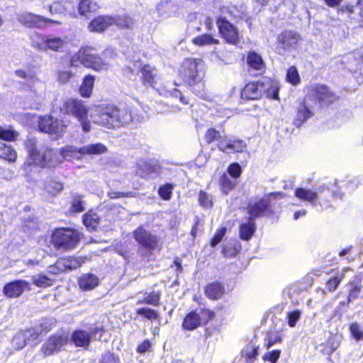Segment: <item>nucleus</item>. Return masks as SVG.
<instances>
[{
    "instance_id": "nucleus-1",
    "label": "nucleus",
    "mask_w": 363,
    "mask_h": 363,
    "mask_svg": "<svg viewBox=\"0 0 363 363\" xmlns=\"http://www.w3.org/2000/svg\"><path fill=\"white\" fill-rule=\"evenodd\" d=\"M96 115L90 114L92 122L108 128L125 125L132 121L131 113L126 109H118L114 106H96Z\"/></svg>"
},
{
    "instance_id": "nucleus-2",
    "label": "nucleus",
    "mask_w": 363,
    "mask_h": 363,
    "mask_svg": "<svg viewBox=\"0 0 363 363\" xmlns=\"http://www.w3.org/2000/svg\"><path fill=\"white\" fill-rule=\"evenodd\" d=\"M96 106L89 108L84 101L79 99L69 98L66 99L60 106V111L65 114L74 116L80 124L84 133H89L91 130L90 117L91 113L96 115L94 110Z\"/></svg>"
},
{
    "instance_id": "nucleus-37",
    "label": "nucleus",
    "mask_w": 363,
    "mask_h": 363,
    "mask_svg": "<svg viewBox=\"0 0 363 363\" xmlns=\"http://www.w3.org/2000/svg\"><path fill=\"white\" fill-rule=\"evenodd\" d=\"M15 74L20 78L24 79L30 89L39 80L35 73L31 70L17 69L15 71Z\"/></svg>"
},
{
    "instance_id": "nucleus-17",
    "label": "nucleus",
    "mask_w": 363,
    "mask_h": 363,
    "mask_svg": "<svg viewBox=\"0 0 363 363\" xmlns=\"http://www.w3.org/2000/svg\"><path fill=\"white\" fill-rule=\"evenodd\" d=\"M300 35L295 31L287 30L278 36V43L284 50L294 48L300 40Z\"/></svg>"
},
{
    "instance_id": "nucleus-49",
    "label": "nucleus",
    "mask_w": 363,
    "mask_h": 363,
    "mask_svg": "<svg viewBox=\"0 0 363 363\" xmlns=\"http://www.w3.org/2000/svg\"><path fill=\"white\" fill-rule=\"evenodd\" d=\"M221 189L225 194H228L235 186V183L226 175H223L220 179Z\"/></svg>"
},
{
    "instance_id": "nucleus-39",
    "label": "nucleus",
    "mask_w": 363,
    "mask_h": 363,
    "mask_svg": "<svg viewBox=\"0 0 363 363\" xmlns=\"http://www.w3.org/2000/svg\"><path fill=\"white\" fill-rule=\"evenodd\" d=\"M83 222L87 228L94 230L99 223V216L93 211H89L84 216Z\"/></svg>"
},
{
    "instance_id": "nucleus-19",
    "label": "nucleus",
    "mask_w": 363,
    "mask_h": 363,
    "mask_svg": "<svg viewBox=\"0 0 363 363\" xmlns=\"http://www.w3.org/2000/svg\"><path fill=\"white\" fill-rule=\"evenodd\" d=\"M114 17L111 16H99L89 24L88 28L91 32L101 33L108 27L114 25Z\"/></svg>"
},
{
    "instance_id": "nucleus-33",
    "label": "nucleus",
    "mask_w": 363,
    "mask_h": 363,
    "mask_svg": "<svg viewBox=\"0 0 363 363\" xmlns=\"http://www.w3.org/2000/svg\"><path fill=\"white\" fill-rule=\"evenodd\" d=\"M83 155H101L107 152V147L101 143L89 144L81 147Z\"/></svg>"
},
{
    "instance_id": "nucleus-25",
    "label": "nucleus",
    "mask_w": 363,
    "mask_h": 363,
    "mask_svg": "<svg viewBox=\"0 0 363 363\" xmlns=\"http://www.w3.org/2000/svg\"><path fill=\"white\" fill-rule=\"evenodd\" d=\"M99 278L92 274H84L78 280L80 289L84 291L92 290L99 284Z\"/></svg>"
},
{
    "instance_id": "nucleus-8",
    "label": "nucleus",
    "mask_w": 363,
    "mask_h": 363,
    "mask_svg": "<svg viewBox=\"0 0 363 363\" xmlns=\"http://www.w3.org/2000/svg\"><path fill=\"white\" fill-rule=\"evenodd\" d=\"M25 146L28 152V159L27 162L23 164L22 168L27 182L29 183H35L37 182V177L33 174L35 172L33 170V163L42 150L36 149L37 141L34 138H28L25 142Z\"/></svg>"
},
{
    "instance_id": "nucleus-53",
    "label": "nucleus",
    "mask_w": 363,
    "mask_h": 363,
    "mask_svg": "<svg viewBox=\"0 0 363 363\" xmlns=\"http://www.w3.org/2000/svg\"><path fill=\"white\" fill-rule=\"evenodd\" d=\"M240 237L244 240H248L250 239V219H248L247 222L240 225Z\"/></svg>"
},
{
    "instance_id": "nucleus-16",
    "label": "nucleus",
    "mask_w": 363,
    "mask_h": 363,
    "mask_svg": "<svg viewBox=\"0 0 363 363\" xmlns=\"http://www.w3.org/2000/svg\"><path fill=\"white\" fill-rule=\"evenodd\" d=\"M30 290V283L25 280H16L6 284L4 287V294L9 298H16L20 296L26 290Z\"/></svg>"
},
{
    "instance_id": "nucleus-28",
    "label": "nucleus",
    "mask_w": 363,
    "mask_h": 363,
    "mask_svg": "<svg viewBox=\"0 0 363 363\" xmlns=\"http://www.w3.org/2000/svg\"><path fill=\"white\" fill-rule=\"evenodd\" d=\"M60 155L65 160L80 159L83 155L81 147L78 148L73 145H67L61 149Z\"/></svg>"
},
{
    "instance_id": "nucleus-50",
    "label": "nucleus",
    "mask_w": 363,
    "mask_h": 363,
    "mask_svg": "<svg viewBox=\"0 0 363 363\" xmlns=\"http://www.w3.org/2000/svg\"><path fill=\"white\" fill-rule=\"evenodd\" d=\"M301 313L300 311H294L287 313L288 325L291 328L296 326L297 321L301 318Z\"/></svg>"
},
{
    "instance_id": "nucleus-36",
    "label": "nucleus",
    "mask_w": 363,
    "mask_h": 363,
    "mask_svg": "<svg viewBox=\"0 0 363 363\" xmlns=\"http://www.w3.org/2000/svg\"><path fill=\"white\" fill-rule=\"evenodd\" d=\"M15 74L20 78L24 79L30 89L39 80L35 73L31 70L17 69L15 71Z\"/></svg>"
},
{
    "instance_id": "nucleus-3",
    "label": "nucleus",
    "mask_w": 363,
    "mask_h": 363,
    "mask_svg": "<svg viewBox=\"0 0 363 363\" xmlns=\"http://www.w3.org/2000/svg\"><path fill=\"white\" fill-rule=\"evenodd\" d=\"M206 74V66L201 59L187 58L182 64L179 75L184 83L194 86L202 82Z\"/></svg>"
},
{
    "instance_id": "nucleus-52",
    "label": "nucleus",
    "mask_w": 363,
    "mask_h": 363,
    "mask_svg": "<svg viewBox=\"0 0 363 363\" xmlns=\"http://www.w3.org/2000/svg\"><path fill=\"white\" fill-rule=\"evenodd\" d=\"M267 347L269 348L277 342H280L281 341V337L280 334L277 332H270L267 335Z\"/></svg>"
},
{
    "instance_id": "nucleus-21",
    "label": "nucleus",
    "mask_w": 363,
    "mask_h": 363,
    "mask_svg": "<svg viewBox=\"0 0 363 363\" xmlns=\"http://www.w3.org/2000/svg\"><path fill=\"white\" fill-rule=\"evenodd\" d=\"M218 149L225 153L240 152L246 147V144L242 140H233L228 142L225 145L222 141L218 145Z\"/></svg>"
},
{
    "instance_id": "nucleus-18",
    "label": "nucleus",
    "mask_w": 363,
    "mask_h": 363,
    "mask_svg": "<svg viewBox=\"0 0 363 363\" xmlns=\"http://www.w3.org/2000/svg\"><path fill=\"white\" fill-rule=\"evenodd\" d=\"M310 96H306L303 103L297 108V113L294 123L296 127L301 126L302 123L311 118L313 112L309 104Z\"/></svg>"
},
{
    "instance_id": "nucleus-46",
    "label": "nucleus",
    "mask_w": 363,
    "mask_h": 363,
    "mask_svg": "<svg viewBox=\"0 0 363 363\" xmlns=\"http://www.w3.org/2000/svg\"><path fill=\"white\" fill-rule=\"evenodd\" d=\"M286 81L294 86L298 85L300 82V77L296 67H290L286 72Z\"/></svg>"
},
{
    "instance_id": "nucleus-55",
    "label": "nucleus",
    "mask_w": 363,
    "mask_h": 363,
    "mask_svg": "<svg viewBox=\"0 0 363 363\" xmlns=\"http://www.w3.org/2000/svg\"><path fill=\"white\" fill-rule=\"evenodd\" d=\"M341 279L342 277L340 276H335V277L331 278L326 283V289L329 291H335L337 286L339 285V284L340 283Z\"/></svg>"
},
{
    "instance_id": "nucleus-47",
    "label": "nucleus",
    "mask_w": 363,
    "mask_h": 363,
    "mask_svg": "<svg viewBox=\"0 0 363 363\" xmlns=\"http://www.w3.org/2000/svg\"><path fill=\"white\" fill-rule=\"evenodd\" d=\"M18 133L11 129H5L0 126V139L7 141L16 140Z\"/></svg>"
},
{
    "instance_id": "nucleus-44",
    "label": "nucleus",
    "mask_w": 363,
    "mask_h": 363,
    "mask_svg": "<svg viewBox=\"0 0 363 363\" xmlns=\"http://www.w3.org/2000/svg\"><path fill=\"white\" fill-rule=\"evenodd\" d=\"M160 300V294L157 292L152 291L151 293L144 294V298L143 301H139L138 303H146L152 306H158Z\"/></svg>"
},
{
    "instance_id": "nucleus-63",
    "label": "nucleus",
    "mask_w": 363,
    "mask_h": 363,
    "mask_svg": "<svg viewBox=\"0 0 363 363\" xmlns=\"http://www.w3.org/2000/svg\"><path fill=\"white\" fill-rule=\"evenodd\" d=\"M151 347V343L149 340L143 341L137 348V352L140 354H144L147 352Z\"/></svg>"
},
{
    "instance_id": "nucleus-62",
    "label": "nucleus",
    "mask_w": 363,
    "mask_h": 363,
    "mask_svg": "<svg viewBox=\"0 0 363 363\" xmlns=\"http://www.w3.org/2000/svg\"><path fill=\"white\" fill-rule=\"evenodd\" d=\"M360 292H361V289L359 286H358L357 285L352 286V288L350 291V294L348 296V301L350 302V301L357 298L359 296V295L360 294Z\"/></svg>"
},
{
    "instance_id": "nucleus-31",
    "label": "nucleus",
    "mask_w": 363,
    "mask_h": 363,
    "mask_svg": "<svg viewBox=\"0 0 363 363\" xmlns=\"http://www.w3.org/2000/svg\"><path fill=\"white\" fill-rule=\"evenodd\" d=\"M201 324V318L195 312L189 313L184 318L183 328L186 330H191L198 328Z\"/></svg>"
},
{
    "instance_id": "nucleus-59",
    "label": "nucleus",
    "mask_w": 363,
    "mask_h": 363,
    "mask_svg": "<svg viewBox=\"0 0 363 363\" xmlns=\"http://www.w3.org/2000/svg\"><path fill=\"white\" fill-rule=\"evenodd\" d=\"M84 202L80 196H76L73 199L72 201V210L74 212H81L84 211L83 207Z\"/></svg>"
},
{
    "instance_id": "nucleus-12",
    "label": "nucleus",
    "mask_w": 363,
    "mask_h": 363,
    "mask_svg": "<svg viewBox=\"0 0 363 363\" xmlns=\"http://www.w3.org/2000/svg\"><path fill=\"white\" fill-rule=\"evenodd\" d=\"M135 240L149 251L160 250L158 238L140 226L133 232Z\"/></svg>"
},
{
    "instance_id": "nucleus-38",
    "label": "nucleus",
    "mask_w": 363,
    "mask_h": 363,
    "mask_svg": "<svg viewBox=\"0 0 363 363\" xmlns=\"http://www.w3.org/2000/svg\"><path fill=\"white\" fill-rule=\"evenodd\" d=\"M194 45L197 46H206L213 44H218L219 40L214 38L210 34H203L192 39Z\"/></svg>"
},
{
    "instance_id": "nucleus-23",
    "label": "nucleus",
    "mask_w": 363,
    "mask_h": 363,
    "mask_svg": "<svg viewBox=\"0 0 363 363\" xmlns=\"http://www.w3.org/2000/svg\"><path fill=\"white\" fill-rule=\"evenodd\" d=\"M64 45L65 40L63 39L60 37H54L43 40V44L38 48L41 50L50 49L55 52H60Z\"/></svg>"
},
{
    "instance_id": "nucleus-64",
    "label": "nucleus",
    "mask_w": 363,
    "mask_h": 363,
    "mask_svg": "<svg viewBox=\"0 0 363 363\" xmlns=\"http://www.w3.org/2000/svg\"><path fill=\"white\" fill-rule=\"evenodd\" d=\"M102 363H118V359L112 353H106L102 356Z\"/></svg>"
},
{
    "instance_id": "nucleus-61",
    "label": "nucleus",
    "mask_w": 363,
    "mask_h": 363,
    "mask_svg": "<svg viewBox=\"0 0 363 363\" xmlns=\"http://www.w3.org/2000/svg\"><path fill=\"white\" fill-rule=\"evenodd\" d=\"M73 76V73L70 71H60L58 72V80L65 84L68 82Z\"/></svg>"
},
{
    "instance_id": "nucleus-24",
    "label": "nucleus",
    "mask_w": 363,
    "mask_h": 363,
    "mask_svg": "<svg viewBox=\"0 0 363 363\" xmlns=\"http://www.w3.org/2000/svg\"><path fill=\"white\" fill-rule=\"evenodd\" d=\"M72 340L77 347H86L90 343L91 334L84 330H77L73 332Z\"/></svg>"
},
{
    "instance_id": "nucleus-60",
    "label": "nucleus",
    "mask_w": 363,
    "mask_h": 363,
    "mask_svg": "<svg viewBox=\"0 0 363 363\" xmlns=\"http://www.w3.org/2000/svg\"><path fill=\"white\" fill-rule=\"evenodd\" d=\"M228 171L231 177L238 178L241 174V167L238 164L234 163L230 165Z\"/></svg>"
},
{
    "instance_id": "nucleus-42",
    "label": "nucleus",
    "mask_w": 363,
    "mask_h": 363,
    "mask_svg": "<svg viewBox=\"0 0 363 363\" xmlns=\"http://www.w3.org/2000/svg\"><path fill=\"white\" fill-rule=\"evenodd\" d=\"M114 24L121 28H133L135 25V21L128 16H121L114 18Z\"/></svg>"
},
{
    "instance_id": "nucleus-10",
    "label": "nucleus",
    "mask_w": 363,
    "mask_h": 363,
    "mask_svg": "<svg viewBox=\"0 0 363 363\" xmlns=\"http://www.w3.org/2000/svg\"><path fill=\"white\" fill-rule=\"evenodd\" d=\"M331 193L333 198L337 199L342 198V194L335 190L332 191L325 185L320 186L316 191H314L310 189L306 188H297L295 190L294 195L298 199L311 203L313 206H315V201L319 198V195L323 194L325 191Z\"/></svg>"
},
{
    "instance_id": "nucleus-9",
    "label": "nucleus",
    "mask_w": 363,
    "mask_h": 363,
    "mask_svg": "<svg viewBox=\"0 0 363 363\" xmlns=\"http://www.w3.org/2000/svg\"><path fill=\"white\" fill-rule=\"evenodd\" d=\"M38 128L41 132L54 135L58 138L65 132L67 125L62 120L54 118L51 116H44L39 118Z\"/></svg>"
},
{
    "instance_id": "nucleus-13",
    "label": "nucleus",
    "mask_w": 363,
    "mask_h": 363,
    "mask_svg": "<svg viewBox=\"0 0 363 363\" xmlns=\"http://www.w3.org/2000/svg\"><path fill=\"white\" fill-rule=\"evenodd\" d=\"M68 337L65 334H55L50 337L42 345L41 352L44 357L57 353L67 343Z\"/></svg>"
},
{
    "instance_id": "nucleus-20",
    "label": "nucleus",
    "mask_w": 363,
    "mask_h": 363,
    "mask_svg": "<svg viewBox=\"0 0 363 363\" xmlns=\"http://www.w3.org/2000/svg\"><path fill=\"white\" fill-rule=\"evenodd\" d=\"M313 91L318 100L322 104H330L337 99L336 94L331 91L326 86L323 84H316L314 86Z\"/></svg>"
},
{
    "instance_id": "nucleus-14",
    "label": "nucleus",
    "mask_w": 363,
    "mask_h": 363,
    "mask_svg": "<svg viewBox=\"0 0 363 363\" xmlns=\"http://www.w3.org/2000/svg\"><path fill=\"white\" fill-rule=\"evenodd\" d=\"M217 25L222 38L226 43L237 45L240 41V34L238 29L223 18L217 20Z\"/></svg>"
},
{
    "instance_id": "nucleus-57",
    "label": "nucleus",
    "mask_w": 363,
    "mask_h": 363,
    "mask_svg": "<svg viewBox=\"0 0 363 363\" xmlns=\"http://www.w3.org/2000/svg\"><path fill=\"white\" fill-rule=\"evenodd\" d=\"M350 330L352 335L357 340H360L363 336V333L360 329V327L357 323H353L350 327Z\"/></svg>"
},
{
    "instance_id": "nucleus-48",
    "label": "nucleus",
    "mask_w": 363,
    "mask_h": 363,
    "mask_svg": "<svg viewBox=\"0 0 363 363\" xmlns=\"http://www.w3.org/2000/svg\"><path fill=\"white\" fill-rule=\"evenodd\" d=\"M173 186L170 184H167L161 186L158 190V194L164 200L170 199L172 196Z\"/></svg>"
},
{
    "instance_id": "nucleus-15",
    "label": "nucleus",
    "mask_w": 363,
    "mask_h": 363,
    "mask_svg": "<svg viewBox=\"0 0 363 363\" xmlns=\"http://www.w3.org/2000/svg\"><path fill=\"white\" fill-rule=\"evenodd\" d=\"M18 20L21 23L30 28H44L48 23L61 24V22L57 20L45 18L43 16L34 15L31 13H23L21 14Z\"/></svg>"
},
{
    "instance_id": "nucleus-7",
    "label": "nucleus",
    "mask_w": 363,
    "mask_h": 363,
    "mask_svg": "<svg viewBox=\"0 0 363 363\" xmlns=\"http://www.w3.org/2000/svg\"><path fill=\"white\" fill-rule=\"evenodd\" d=\"M284 196V194L282 192L271 193L267 198L262 199L251 205V218L256 216H269L275 213L279 206L275 200Z\"/></svg>"
},
{
    "instance_id": "nucleus-6",
    "label": "nucleus",
    "mask_w": 363,
    "mask_h": 363,
    "mask_svg": "<svg viewBox=\"0 0 363 363\" xmlns=\"http://www.w3.org/2000/svg\"><path fill=\"white\" fill-rule=\"evenodd\" d=\"M80 236L79 232L72 228H57L52 235V242L57 249L69 250L77 246Z\"/></svg>"
},
{
    "instance_id": "nucleus-45",
    "label": "nucleus",
    "mask_w": 363,
    "mask_h": 363,
    "mask_svg": "<svg viewBox=\"0 0 363 363\" xmlns=\"http://www.w3.org/2000/svg\"><path fill=\"white\" fill-rule=\"evenodd\" d=\"M136 313L150 320H157L160 318L159 313L150 308H138Z\"/></svg>"
},
{
    "instance_id": "nucleus-30",
    "label": "nucleus",
    "mask_w": 363,
    "mask_h": 363,
    "mask_svg": "<svg viewBox=\"0 0 363 363\" xmlns=\"http://www.w3.org/2000/svg\"><path fill=\"white\" fill-rule=\"evenodd\" d=\"M99 8L98 3L93 0H82L78 5L79 13L82 16H86L89 13L95 12Z\"/></svg>"
},
{
    "instance_id": "nucleus-51",
    "label": "nucleus",
    "mask_w": 363,
    "mask_h": 363,
    "mask_svg": "<svg viewBox=\"0 0 363 363\" xmlns=\"http://www.w3.org/2000/svg\"><path fill=\"white\" fill-rule=\"evenodd\" d=\"M199 202L200 203L201 206L205 208L211 207L213 203L211 196L203 191L199 192Z\"/></svg>"
},
{
    "instance_id": "nucleus-35",
    "label": "nucleus",
    "mask_w": 363,
    "mask_h": 363,
    "mask_svg": "<svg viewBox=\"0 0 363 363\" xmlns=\"http://www.w3.org/2000/svg\"><path fill=\"white\" fill-rule=\"evenodd\" d=\"M0 158L13 162L17 158L16 151L11 146L0 142Z\"/></svg>"
},
{
    "instance_id": "nucleus-5",
    "label": "nucleus",
    "mask_w": 363,
    "mask_h": 363,
    "mask_svg": "<svg viewBox=\"0 0 363 363\" xmlns=\"http://www.w3.org/2000/svg\"><path fill=\"white\" fill-rule=\"evenodd\" d=\"M262 97L279 99V85L277 82L267 77L251 79V100Z\"/></svg>"
},
{
    "instance_id": "nucleus-26",
    "label": "nucleus",
    "mask_w": 363,
    "mask_h": 363,
    "mask_svg": "<svg viewBox=\"0 0 363 363\" xmlns=\"http://www.w3.org/2000/svg\"><path fill=\"white\" fill-rule=\"evenodd\" d=\"M40 333L39 330L35 328L28 329L16 335L14 337V342L18 340L23 341V342L21 345L18 346V349H22L30 340L36 339Z\"/></svg>"
},
{
    "instance_id": "nucleus-56",
    "label": "nucleus",
    "mask_w": 363,
    "mask_h": 363,
    "mask_svg": "<svg viewBox=\"0 0 363 363\" xmlns=\"http://www.w3.org/2000/svg\"><path fill=\"white\" fill-rule=\"evenodd\" d=\"M280 350H273L272 352H267L264 355L263 359L272 363H276L280 357Z\"/></svg>"
},
{
    "instance_id": "nucleus-32",
    "label": "nucleus",
    "mask_w": 363,
    "mask_h": 363,
    "mask_svg": "<svg viewBox=\"0 0 363 363\" xmlns=\"http://www.w3.org/2000/svg\"><path fill=\"white\" fill-rule=\"evenodd\" d=\"M95 78L94 76L87 75L84 77L79 87L80 95L83 97H90L92 93Z\"/></svg>"
},
{
    "instance_id": "nucleus-22",
    "label": "nucleus",
    "mask_w": 363,
    "mask_h": 363,
    "mask_svg": "<svg viewBox=\"0 0 363 363\" xmlns=\"http://www.w3.org/2000/svg\"><path fill=\"white\" fill-rule=\"evenodd\" d=\"M225 289L219 282H213L206 286L205 294L211 299L218 300L225 294Z\"/></svg>"
},
{
    "instance_id": "nucleus-43",
    "label": "nucleus",
    "mask_w": 363,
    "mask_h": 363,
    "mask_svg": "<svg viewBox=\"0 0 363 363\" xmlns=\"http://www.w3.org/2000/svg\"><path fill=\"white\" fill-rule=\"evenodd\" d=\"M33 283L38 287H48L52 285V280L47 276L40 274L32 277Z\"/></svg>"
},
{
    "instance_id": "nucleus-27",
    "label": "nucleus",
    "mask_w": 363,
    "mask_h": 363,
    "mask_svg": "<svg viewBox=\"0 0 363 363\" xmlns=\"http://www.w3.org/2000/svg\"><path fill=\"white\" fill-rule=\"evenodd\" d=\"M256 71L255 76L263 74L266 70V65L261 55L255 52H251V76L252 71Z\"/></svg>"
},
{
    "instance_id": "nucleus-4",
    "label": "nucleus",
    "mask_w": 363,
    "mask_h": 363,
    "mask_svg": "<svg viewBox=\"0 0 363 363\" xmlns=\"http://www.w3.org/2000/svg\"><path fill=\"white\" fill-rule=\"evenodd\" d=\"M69 65L72 67L82 65L95 71H101L107 68L108 63L94 54L93 48H86L80 49L71 57Z\"/></svg>"
},
{
    "instance_id": "nucleus-41",
    "label": "nucleus",
    "mask_w": 363,
    "mask_h": 363,
    "mask_svg": "<svg viewBox=\"0 0 363 363\" xmlns=\"http://www.w3.org/2000/svg\"><path fill=\"white\" fill-rule=\"evenodd\" d=\"M141 72V79L143 82L146 84H152L153 82L154 78L156 75L155 70L152 68L150 65H144L140 69Z\"/></svg>"
},
{
    "instance_id": "nucleus-54",
    "label": "nucleus",
    "mask_w": 363,
    "mask_h": 363,
    "mask_svg": "<svg viewBox=\"0 0 363 363\" xmlns=\"http://www.w3.org/2000/svg\"><path fill=\"white\" fill-rule=\"evenodd\" d=\"M218 138H220V133L214 128L208 129L205 134V140L208 144Z\"/></svg>"
},
{
    "instance_id": "nucleus-40",
    "label": "nucleus",
    "mask_w": 363,
    "mask_h": 363,
    "mask_svg": "<svg viewBox=\"0 0 363 363\" xmlns=\"http://www.w3.org/2000/svg\"><path fill=\"white\" fill-rule=\"evenodd\" d=\"M69 5L68 0L55 1L50 6V11L51 13L65 14L67 12Z\"/></svg>"
},
{
    "instance_id": "nucleus-11",
    "label": "nucleus",
    "mask_w": 363,
    "mask_h": 363,
    "mask_svg": "<svg viewBox=\"0 0 363 363\" xmlns=\"http://www.w3.org/2000/svg\"><path fill=\"white\" fill-rule=\"evenodd\" d=\"M62 160L60 159L59 155L56 150L52 149H46L42 151L39 156L35 159L33 163V169L37 167L42 168H55L62 163ZM35 172L33 174L35 176L36 171L33 169Z\"/></svg>"
},
{
    "instance_id": "nucleus-29",
    "label": "nucleus",
    "mask_w": 363,
    "mask_h": 363,
    "mask_svg": "<svg viewBox=\"0 0 363 363\" xmlns=\"http://www.w3.org/2000/svg\"><path fill=\"white\" fill-rule=\"evenodd\" d=\"M63 187V184L54 178L50 177L45 181L44 189L52 196L59 194Z\"/></svg>"
},
{
    "instance_id": "nucleus-34",
    "label": "nucleus",
    "mask_w": 363,
    "mask_h": 363,
    "mask_svg": "<svg viewBox=\"0 0 363 363\" xmlns=\"http://www.w3.org/2000/svg\"><path fill=\"white\" fill-rule=\"evenodd\" d=\"M86 259L81 257H68L60 261L65 268L68 269H76L85 262Z\"/></svg>"
},
{
    "instance_id": "nucleus-58",
    "label": "nucleus",
    "mask_w": 363,
    "mask_h": 363,
    "mask_svg": "<svg viewBox=\"0 0 363 363\" xmlns=\"http://www.w3.org/2000/svg\"><path fill=\"white\" fill-rule=\"evenodd\" d=\"M225 233H226V228H221L220 229H219L216 232L215 236L213 238V239L211 240V245L216 246V245H218L222 240Z\"/></svg>"
}]
</instances>
